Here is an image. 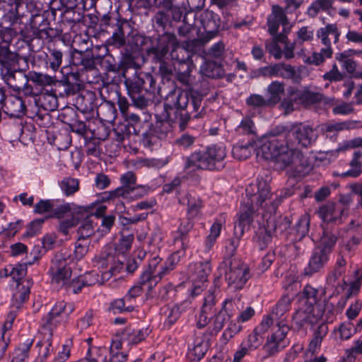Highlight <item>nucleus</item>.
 Instances as JSON below:
<instances>
[{
	"label": "nucleus",
	"instance_id": "6ab92c4d",
	"mask_svg": "<svg viewBox=\"0 0 362 362\" xmlns=\"http://www.w3.org/2000/svg\"><path fill=\"white\" fill-rule=\"evenodd\" d=\"M344 212L345 209L341 205L328 203L320 208L318 214L324 222H340Z\"/></svg>",
	"mask_w": 362,
	"mask_h": 362
},
{
	"label": "nucleus",
	"instance_id": "7c9ffc66",
	"mask_svg": "<svg viewBox=\"0 0 362 362\" xmlns=\"http://www.w3.org/2000/svg\"><path fill=\"white\" fill-rule=\"evenodd\" d=\"M358 147H362V137H356L345 141L339 144L337 148L325 152V158H329V161H331L338 156L339 152Z\"/></svg>",
	"mask_w": 362,
	"mask_h": 362
},
{
	"label": "nucleus",
	"instance_id": "69168bd1",
	"mask_svg": "<svg viewBox=\"0 0 362 362\" xmlns=\"http://www.w3.org/2000/svg\"><path fill=\"white\" fill-rule=\"evenodd\" d=\"M354 112V103L341 102L335 105L332 108L334 115H347Z\"/></svg>",
	"mask_w": 362,
	"mask_h": 362
},
{
	"label": "nucleus",
	"instance_id": "e2e57ef3",
	"mask_svg": "<svg viewBox=\"0 0 362 362\" xmlns=\"http://www.w3.org/2000/svg\"><path fill=\"white\" fill-rule=\"evenodd\" d=\"M54 200L40 199L35 206L33 212L35 214H42L47 212H52Z\"/></svg>",
	"mask_w": 362,
	"mask_h": 362
},
{
	"label": "nucleus",
	"instance_id": "13d9d810",
	"mask_svg": "<svg viewBox=\"0 0 362 362\" xmlns=\"http://www.w3.org/2000/svg\"><path fill=\"white\" fill-rule=\"evenodd\" d=\"M98 114H102L104 117L103 119L106 122H113L116 118V108L111 103H106L100 107Z\"/></svg>",
	"mask_w": 362,
	"mask_h": 362
},
{
	"label": "nucleus",
	"instance_id": "393cba45",
	"mask_svg": "<svg viewBox=\"0 0 362 362\" xmlns=\"http://www.w3.org/2000/svg\"><path fill=\"white\" fill-rule=\"evenodd\" d=\"M201 23L206 33L214 36L219 28L220 20L218 16L211 11H204L201 15Z\"/></svg>",
	"mask_w": 362,
	"mask_h": 362
},
{
	"label": "nucleus",
	"instance_id": "6e6552de",
	"mask_svg": "<svg viewBox=\"0 0 362 362\" xmlns=\"http://www.w3.org/2000/svg\"><path fill=\"white\" fill-rule=\"evenodd\" d=\"M66 253H57L52 261L50 268L52 283L57 288H65L71 279V268L69 265L68 257Z\"/></svg>",
	"mask_w": 362,
	"mask_h": 362
},
{
	"label": "nucleus",
	"instance_id": "5701e85b",
	"mask_svg": "<svg viewBox=\"0 0 362 362\" xmlns=\"http://www.w3.org/2000/svg\"><path fill=\"white\" fill-rule=\"evenodd\" d=\"M293 134L298 141V144L304 147L311 145L317 137L315 131L308 125L297 127Z\"/></svg>",
	"mask_w": 362,
	"mask_h": 362
},
{
	"label": "nucleus",
	"instance_id": "338daca9",
	"mask_svg": "<svg viewBox=\"0 0 362 362\" xmlns=\"http://www.w3.org/2000/svg\"><path fill=\"white\" fill-rule=\"evenodd\" d=\"M352 122H332L327 123L324 125L323 130L325 132H338L345 129L351 128Z\"/></svg>",
	"mask_w": 362,
	"mask_h": 362
},
{
	"label": "nucleus",
	"instance_id": "423d86ee",
	"mask_svg": "<svg viewBox=\"0 0 362 362\" xmlns=\"http://www.w3.org/2000/svg\"><path fill=\"white\" fill-rule=\"evenodd\" d=\"M178 49H180V53L185 52L183 49L180 48L176 36L173 33H165L160 37L156 47H152L148 49V54L149 55L153 54L154 59L159 62L170 59L181 64L186 63L189 57V54L187 58H180L179 54H177Z\"/></svg>",
	"mask_w": 362,
	"mask_h": 362
},
{
	"label": "nucleus",
	"instance_id": "a18cd8bd",
	"mask_svg": "<svg viewBox=\"0 0 362 362\" xmlns=\"http://www.w3.org/2000/svg\"><path fill=\"white\" fill-rule=\"evenodd\" d=\"M83 216V214H75L69 218L62 220L59 223V232L65 235H68L69 230L78 224Z\"/></svg>",
	"mask_w": 362,
	"mask_h": 362
},
{
	"label": "nucleus",
	"instance_id": "680f3d73",
	"mask_svg": "<svg viewBox=\"0 0 362 362\" xmlns=\"http://www.w3.org/2000/svg\"><path fill=\"white\" fill-rule=\"evenodd\" d=\"M310 216L308 214L302 215L296 224V231L300 237L305 236L309 231Z\"/></svg>",
	"mask_w": 362,
	"mask_h": 362
},
{
	"label": "nucleus",
	"instance_id": "c03bdc74",
	"mask_svg": "<svg viewBox=\"0 0 362 362\" xmlns=\"http://www.w3.org/2000/svg\"><path fill=\"white\" fill-rule=\"evenodd\" d=\"M231 317V314H228L224 310H220L214 315L211 323V334H217L223 327L226 322Z\"/></svg>",
	"mask_w": 362,
	"mask_h": 362
},
{
	"label": "nucleus",
	"instance_id": "c85d7f7f",
	"mask_svg": "<svg viewBox=\"0 0 362 362\" xmlns=\"http://www.w3.org/2000/svg\"><path fill=\"white\" fill-rule=\"evenodd\" d=\"M180 202L187 206V215L190 218L197 217L202 208V202L201 199L191 194H187L182 198Z\"/></svg>",
	"mask_w": 362,
	"mask_h": 362
},
{
	"label": "nucleus",
	"instance_id": "2eb2a0df",
	"mask_svg": "<svg viewBox=\"0 0 362 362\" xmlns=\"http://www.w3.org/2000/svg\"><path fill=\"white\" fill-rule=\"evenodd\" d=\"M331 254L318 247H315L310 255L308 265L304 269L305 276H312L320 272L327 264Z\"/></svg>",
	"mask_w": 362,
	"mask_h": 362
},
{
	"label": "nucleus",
	"instance_id": "79ce46f5",
	"mask_svg": "<svg viewBox=\"0 0 362 362\" xmlns=\"http://www.w3.org/2000/svg\"><path fill=\"white\" fill-rule=\"evenodd\" d=\"M362 157V152L360 151H355L353 158L350 162L351 169L341 173L342 177H356L361 173V163L359 159Z\"/></svg>",
	"mask_w": 362,
	"mask_h": 362
},
{
	"label": "nucleus",
	"instance_id": "0e129e2a",
	"mask_svg": "<svg viewBox=\"0 0 362 362\" xmlns=\"http://www.w3.org/2000/svg\"><path fill=\"white\" fill-rule=\"evenodd\" d=\"M300 98L307 105L314 104L322 101L323 96L319 92L305 91L300 93Z\"/></svg>",
	"mask_w": 362,
	"mask_h": 362
},
{
	"label": "nucleus",
	"instance_id": "49530a36",
	"mask_svg": "<svg viewBox=\"0 0 362 362\" xmlns=\"http://www.w3.org/2000/svg\"><path fill=\"white\" fill-rule=\"evenodd\" d=\"M59 186L66 196H70L79 189V182L76 178L65 177L61 181Z\"/></svg>",
	"mask_w": 362,
	"mask_h": 362
},
{
	"label": "nucleus",
	"instance_id": "4d7b16f0",
	"mask_svg": "<svg viewBox=\"0 0 362 362\" xmlns=\"http://www.w3.org/2000/svg\"><path fill=\"white\" fill-rule=\"evenodd\" d=\"M166 4L165 5V7H168L171 11L172 17L173 20L175 21H180L182 14L184 13H187V6L189 4V1H183L182 3V6H173L172 2L173 1H165Z\"/></svg>",
	"mask_w": 362,
	"mask_h": 362
},
{
	"label": "nucleus",
	"instance_id": "6e6d98bb",
	"mask_svg": "<svg viewBox=\"0 0 362 362\" xmlns=\"http://www.w3.org/2000/svg\"><path fill=\"white\" fill-rule=\"evenodd\" d=\"M90 241L87 239H78L75 244L74 258L81 260L87 254Z\"/></svg>",
	"mask_w": 362,
	"mask_h": 362
},
{
	"label": "nucleus",
	"instance_id": "2f4dec72",
	"mask_svg": "<svg viewBox=\"0 0 362 362\" xmlns=\"http://www.w3.org/2000/svg\"><path fill=\"white\" fill-rule=\"evenodd\" d=\"M120 181L122 186L117 189H121L119 194L122 198H128L132 189L136 186V176L132 172L129 171L121 176Z\"/></svg>",
	"mask_w": 362,
	"mask_h": 362
},
{
	"label": "nucleus",
	"instance_id": "c756f323",
	"mask_svg": "<svg viewBox=\"0 0 362 362\" xmlns=\"http://www.w3.org/2000/svg\"><path fill=\"white\" fill-rule=\"evenodd\" d=\"M194 223L189 219L182 221L174 235L175 242H181L182 247L185 250L188 247L187 235L193 228Z\"/></svg>",
	"mask_w": 362,
	"mask_h": 362
},
{
	"label": "nucleus",
	"instance_id": "1a4fd4ad",
	"mask_svg": "<svg viewBox=\"0 0 362 362\" xmlns=\"http://www.w3.org/2000/svg\"><path fill=\"white\" fill-rule=\"evenodd\" d=\"M289 330V326L286 322L281 321L276 323L264 345V349L269 354H275L288 345L289 340L287 338V334Z\"/></svg>",
	"mask_w": 362,
	"mask_h": 362
},
{
	"label": "nucleus",
	"instance_id": "58836bf2",
	"mask_svg": "<svg viewBox=\"0 0 362 362\" xmlns=\"http://www.w3.org/2000/svg\"><path fill=\"white\" fill-rule=\"evenodd\" d=\"M33 344V340L28 339L21 344L13 351L11 362H28L29 352Z\"/></svg>",
	"mask_w": 362,
	"mask_h": 362
},
{
	"label": "nucleus",
	"instance_id": "f704fd0d",
	"mask_svg": "<svg viewBox=\"0 0 362 362\" xmlns=\"http://www.w3.org/2000/svg\"><path fill=\"white\" fill-rule=\"evenodd\" d=\"M317 35L325 46L331 47L329 36H333L334 37V42H336L338 40L339 33L337 31V26L331 24L318 30Z\"/></svg>",
	"mask_w": 362,
	"mask_h": 362
},
{
	"label": "nucleus",
	"instance_id": "c9c22d12",
	"mask_svg": "<svg viewBox=\"0 0 362 362\" xmlns=\"http://www.w3.org/2000/svg\"><path fill=\"white\" fill-rule=\"evenodd\" d=\"M81 225L77 230L78 238V239H87L90 237L94 233L93 222L91 217L88 216V212L86 211L83 213V216Z\"/></svg>",
	"mask_w": 362,
	"mask_h": 362
},
{
	"label": "nucleus",
	"instance_id": "ea45409f",
	"mask_svg": "<svg viewBox=\"0 0 362 362\" xmlns=\"http://www.w3.org/2000/svg\"><path fill=\"white\" fill-rule=\"evenodd\" d=\"M253 144L251 141L245 144L238 143L233 147L232 154L238 160H245L251 156Z\"/></svg>",
	"mask_w": 362,
	"mask_h": 362
},
{
	"label": "nucleus",
	"instance_id": "8fccbe9b",
	"mask_svg": "<svg viewBox=\"0 0 362 362\" xmlns=\"http://www.w3.org/2000/svg\"><path fill=\"white\" fill-rule=\"evenodd\" d=\"M29 80L40 86H48L54 83L52 76L36 71L30 72Z\"/></svg>",
	"mask_w": 362,
	"mask_h": 362
},
{
	"label": "nucleus",
	"instance_id": "412c9836",
	"mask_svg": "<svg viewBox=\"0 0 362 362\" xmlns=\"http://www.w3.org/2000/svg\"><path fill=\"white\" fill-rule=\"evenodd\" d=\"M5 112L11 117H21L26 111L25 102L21 98L16 95H10L4 100Z\"/></svg>",
	"mask_w": 362,
	"mask_h": 362
},
{
	"label": "nucleus",
	"instance_id": "9d476101",
	"mask_svg": "<svg viewBox=\"0 0 362 362\" xmlns=\"http://www.w3.org/2000/svg\"><path fill=\"white\" fill-rule=\"evenodd\" d=\"M211 270L209 262H197L189 265V279L192 284L190 289L191 296L199 295L206 288V283Z\"/></svg>",
	"mask_w": 362,
	"mask_h": 362
},
{
	"label": "nucleus",
	"instance_id": "603ef678",
	"mask_svg": "<svg viewBox=\"0 0 362 362\" xmlns=\"http://www.w3.org/2000/svg\"><path fill=\"white\" fill-rule=\"evenodd\" d=\"M300 98V93L298 91H291L288 95L283 99L280 107L284 110L286 115L292 112L294 110V103Z\"/></svg>",
	"mask_w": 362,
	"mask_h": 362
},
{
	"label": "nucleus",
	"instance_id": "f3484780",
	"mask_svg": "<svg viewBox=\"0 0 362 362\" xmlns=\"http://www.w3.org/2000/svg\"><path fill=\"white\" fill-rule=\"evenodd\" d=\"M322 316L320 308L305 305L300 307L294 314L293 319L299 327L305 324H314Z\"/></svg>",
	"mask_w": 362,
	"mask_h": 362
},
{
	"label": "nucleus",
	"instance_id": "b1692460",
	"mask_svg": "<svg viewBox=\"0 0 362 362\" xmlns=\"http://www.w3.org/2000/svg\"><path fill=\"white\" fill-rule=\"evenodd\" d=\"M208 348V341L203 339L202 337H197L189 347L187 356L192 362H197L204 357Z\"/></svg>",
	"mask_w": 362,
	"mask_h": 362
},
{
	"label": "nucleus",
	"instance_id": "dca6fc26",
	"mask_svg": "<svg viewBox=\"0 0 362 362\" xmlns=\"http://www.w3.org/2000/svg\"><path fill=\"white\" fill-rule=\"evenodd\" d=\"M216 303V300L214 293L209 291L204 298L200 313L197 319V327L198 328H203L211 322L212 315L215 312Z\"/></svg>",
	"mask_w": 362,
	"mask_h": 362
},
{
	"label": "nucleus",
	"instance_id": "7ed1b4c3",
	"mask_svg": "<svg viewBox=\"0 0 362 362\" xmlns=\"http://www.w3.org/2000/svg\"><path fill=\"white\" fill-rule=\"evenodd\" d=\"M263 156L274 163L278 170L291 167L298 173L307 165V160L303 153L284 139L272 138L262 146Z\"/></svg>",
	"mask_w": 362,
	"mask_h": 362
},
{
	"label": "nucleus",
	"instance_id": "de8ad7c7",
	"mask_svg": "<svg viewBox=\"0 0 362 362\" xmlns=\"http://www.w3.org/2000/svg\"><path fill=\"white\" fill-rule=\"evenodd\" d=\"M317 291L310 286H305L303 289V298L302 299V303L304 305H309L311 307H317L320 308L319 305H317Z\"/></svg>",
	"mask_w": 362,
	"mask_h": 362
},
{
	"label": "nucleus",
	"instance_id": "864d4df0",
	"mask_svg": "<svg viewBox=\"0 0 362 362\" xmlns=\"http://www.w3.org/2000/svg\"><path fill=\"white\" fill-rule=\"evenodd\" d=\"M246 104L252 109H258L264 107L272 106L268 100L259 94H251L246 99Z\"/></svg>",
	"mask_w": 362,
	"mask_h": 362
},
{
	"label": "nucleus",
	"instance_id": "4c0bfd02",
	"mask_svg": "<svg viewBox=\"0 0 362 362\" xmlns=\"http://www.w3.org/2000/svg\"><path fill=\"white\" fill-rule=\"evenodd\" d=\"M337 237L334 233L328 229H323L322 234L320 238L319 245L317 246L319 248L325 251H329L332 254V249L336 244Z\"/></svg>",
	"mask_w": 362,
	"mask_h": 362
},
{
	"label": "nucleus",
	"instance_id": "e433bc0d",
	"mask_svg": "<svg viewBox=\"0 0 362 362\" xmlns=\"http://www.w3.org/2000/svg\"><path fill=\"white\" fill-rule=\"evenodd\" d=\"M43 339L38 341L37 346H40L39 355L43 358L46 359L53 352L52 347V334L53 332L43 331Z\"/></svg>",
	"mask_w": 362,
	"mask_h": 362
},
{
	"label": "nucleus",
	"instance_id": "f257e3e1",
	"mask_svg": "<svg viewBox=\"0 0 362 362\" xmlns=\"http://www.w3.org/2000/svg\"><path fill=\"white\" fill-rule=\"evenodd\" d=\"M256 187L255 193H252V186L246 189L247 198L241 204L235 232L237 235L239 230V235L242 236L245 228L252 222L259 207L262 208V218L265 223L263 222L264 228H259L257 237L259 247L263 250L272 241V232L277 230L274 214L280 201L278 199L279 195L270 192L269 185L265 180L258 179Z\"/></svg>",
	"mask_w": 362,
	"mask_h": 362
},
{
	"label": "nucleus",
	"instance_id": "9b49d317",
	"mask_svg": "<svg viewBox=\"0 0 362 362\" xmlns=\"http://www.w3.org/2000/svg\"><path fill=\"white\" fill-rule=\"evenodd\" d=\"M9 268L11 276L16 282V291L13 294V298L21 304L28 298L33 282L30 280L22 281L27 272L25 264L9 265Z\"/></svg>",
	"mask_w": 362,
	"mask_h": 362
},
{
	"label": "nucleus",
	"instance_id": "bb28decb",
	"mask_svg": "<svg viewBox=\"0 0 362 362\" xmlns=\"http://www.w3.org/2000/svg\"><path fill=\"white\" fill-rule=\"evenodd\" d=\"M180 308L178 306L165 307L161 309L160 321L163 327L169 329L180 316Z\"/></svg>",
	"mask_w": 362,
	"mask_h": 362
},
{
	"label": "nucleus",
	"instance_id": "09e8293b",
	"mask_svg": "<svg viewBox=\"0 0 362 362\" xmlns=\"http://www.w3.org/2000/svg\"><path fill=\"white\" fill-rule=\"evenodd\" d=\"M262 342L263 337L257 332V329H254V331L242 341V344L250 351H253L257 349Z\"/></svg>",
	"mask_w": 362,
	"mask_h": 362
},
{
	"label": "nucleus",
	"instance_id": "72a5a7b5",
	"mask_svg": "<svg viewBox=\"0 0 362 362\" xmlns=\"http://www.w3.org/2000/svg\"><path fill=\"white\" fill-rule=\"evenodd\" d=\"M269 95L267 98L272 106L277 104L281 100V95L284 92V83L275 81L272 82L267 88Z\"/></svg>",
	"mask_w": 362,
	"mask_h": 362
},
{
	"label": "nucleus",
	"instance_id": "cd10ccee",
	"mask_svg": "<svg viewBox=\"0 0 362 362\" xmlns=\"http://www.w3.org/2000/svg\"><path fill=\"white\" fill-rule=\"evenodd\" d=\"M150 333L148 328L141 329H133L126 328L122 334V339L129 344H136L143 341Z\"/></svg>",
	"mask_w": 362,
	"mask_h": 362
},
{
	"label": "nucleus",
	"instance_id": "473e14b6",
	"mask_svg": "<svg viewBox=\"0 0 362 362\" xmlns=\"http://www.w3.org/2000/svg\"><path fill=\"white\" fill-rule=\"evenodd\" d=\"M106 357V348L89 347L86 356L78 362H107Z\"/></svg>",
	"mask_w": 362,
	"mask_h": 362
},
{
	"label": "nucleus",
	"instance_id": "0eeeda50",
	"mask_svg": "<svg viewBox=\"0 0 362 362\" xmlns=\"http://www.w3.org/2000/svg\"><path fill=\"white\" fill-rule=\"evenodd\" d=\"M74 310L71 303L63 300L57 302L51 310L42 317L41 327L43 331L53 332L61 323L65 322Z\"/></svg>",
	"mask_w": 362,
	"mask_h": 362
},
{
	"label": "nucleus",
	"instance_id": "774afa93",
	"mask_svg": "<svg viewBox=\"0 0 362 362\" xmlns=\"http://www.w3.org/2000/svg\"><path fill=\"white\" fill-rule=\"evenodd\" d=\"M362 354V340L358 339L354 342L352 347L346 351V356L349 362H353L356 357Z\"/></svg>",
	"mask_w": 362,
	"mask_h": 362
},
{
	"label": "nucleus",
	"instance_id": "ddd939ff",
	"mask_svg": "<svg viewBox=\"0 0 362 362\" xmlns=\"http://www.w3.org/2000/svg\"><path fill=\"white\" fill-rule=\"evenodd\" d=\"M179 261V255L177 253L171 255L166 261L160 265V270L154 276H151L149 272H142L140 276V282L146 286L148 291L151 290L161 280V279L172 271Z\"/></svg>",
	"mask_w": 362,
	"mask_h": 362
},
{
	"label": "nucleus",
	"instance_id": "a878e982",
	"mask_svg": "<svg viewBox=\"0 0 362 362\" xmlns=\"http://www.w3.org/2000/svg\"><path fill=\"white\" fill-rule=\"evenodd\" d=\"M291 299L288 295L284 296L273 308L271 315L275 318L276 323L286 322V313L291 307Z\"/></svg>",
	"mask_w": 362,
	"mask_h": 362
},
{
	"label": "nucleus",
	"instance_id": "3c124183",
	"mask_svg": "<svg viewBox=\"0 0 362 362\" xmlns=\"http://www.w3.org/2000/svg\"><path fill=\"white\" fill-rule=\"evenodd\" d=\"M243 308L240 298L235 296L233 298H227L222 303L221 310H224L228 314H231V317L235 315V310H240Z\"/></svg>",
	"mask_w": 362,
	"mask_h": 362
},
{
	"label": "nucleus",
	"instance_id": "a211bd4d",
	"mask_svg": "<svg viewBox=\"0 0 362 362\" xmlns=\"http://www.w3.org/2000/svg\"><path fill=\"white\" fill-rule=\"evenodd\" d=\"M124 83L129 94H139L143 90L147 92L151 91L155 81L151 75H146L145 78L140 76H135L133 78H126Z\"/></svg>",
	"mask_w": 362,
	"mask_h": 362
},
{
	"label": "nucleus",
	"instance_id": "f03ea898",
	"mask_svg": "<svg viewBox=\"0 0 362 362\" xmlns=\"http://www.w3.org/2000/svg\"><path fill=\"white\" fill-rule=\"evenodd\" d=\"M189 103V97L182 91L170 92L164 103L162 114L163 122H156L151 127L153 132L163 139L167 136L170 126L177 124L181 130L186 128L189 120V115L186 110Z\"/></svg>",
	"mask_w": 362,
	"mask_h": 362
},
{
	"label": "nucleus",
	"instance_id": "aec40b11",
	"mask_svg": "<svg viewBox=\"0 0 362 362\" xmlns=\"http://www.w3.org/2000/svg\"><path fill=\"white\" fill-rule=\"evenodd\" d=\"M86 211L83 206H77L74 203L64 202L58 204L54 201L52 214L49 216L51 218H63L66 216H73L75 214H82Z\"/></svg>",
	"mask_w": 362,
	"mask_h": 362
},
{
	"label": "nucleus",
	"instance_id": "bf43d9fd",
	"mask_svg": "<svg viewBox=\"0 0 362 362\" xmlns=\"http://www.w3.org/2000/svg\"><path fill=\"white\" fill-rule=\"evenodd\" d=\"M62 52L59 50L53 49L50 52L49 56L47 57V64L49 67L54 71H57L62 63Z\"/></svg>",
	"mask_w": 362,
	"mask_h": 362
},
{
	"label": "nucleus",
	"instance_id": "052dcab7",
	"mask_svg": "<svg viewBox=\"0 0 362 362\" xmlns=\"http://www.w3.org/2000/svg\"><path fill=\"white\" fill-rule=\"evenodd\" d=\"M356 329L351 322H343L336 332L341 340H348L356 333Z\"/></svg>",
	"mask_w": 362,
	"mask_h": 362
},
{
	"label": "nucleus",
	"instance_id": "20e7f679",
	"mask_svg": "<svg viewBox=\"0 0 362 362\" xmlns=\"http://www.w3.org/2000/svg\"><path fill=\"white\" fill-rule=\"evenodd\" d=\"M226 156V150L223 145H210L202 151L194 152L185 158L184 172L189 175L197 170H218Z\"/></svg>",
	"mask_w": 362,
	"mask_h": 362
},
{
	"label": "nucleus",
	"instance_id": "5fc2aeb1",
	"mask_svg": "<svg viewBox=\"0 0 362 362\" xmlns=\"http://www.w3.org/2000/svg\"><path fill=\"white\" fill-rule=\"evenodd\" d=\"M238 134H252L255 133V126L250 117H245L242 119L240 124L235 128Z\"/></svg>",
	"mask_w": 362,
	"mask_h": 362
},
{
	"label": "nucleus",
	"instance_id": "f8f14e48",
	"mask_svg": "<svg viewBox=\"0 0 362 362\" xmlns=\"http://www.w3.org/2000/svg\"><path fill=\"white\" fill-rule=\"evenodd\" d=\"M250 278L248 267L239 259H233L226 272L228 286L234 290L241 289Z\"/></svg>",
	"mask_w": 362,
	"mask_h": 362
},
{
	"label": "nucleus",
	"instance_id": "4be33fe9",
	"mask_svg": "<svg viewBox=\"0 0 362 362\" xmlns=\"http://www.w3.org/2000/svg\"><path fill=\"white\" fill-rule=\"evenodd\" d=\"M280 24L286 25L287 18L281 7L273 6L272 13L267 18L268 31L270 35H275L277 33Z\"/></svg>",
	"mask_w": 362,
	"mask_h": 362
},
{
	"label": "nucleus",
	"instance_id": "39448f33",
	"mask_svg": "<svg viewBox=\"0 0 362 362\" xmlns=\"http://www.w3.org/2000/svg\"><path fill=\"white\" fill-rule=\"evenodd\" d=\"M95 266L100 269V280L99 279L98 274L95 272H86L83 275L80 276L82 281L81 284L85 286L107 281L112 277L120 274L124 269L122 262L110 254L102 255L95 257Z\"/></svg>",
	"mask_w": 362,
	"mask_h": 362
},
{
	"label": "nucleus",
	"instance_id": "37998d69",
	"mask_svg": "<svg viewBox=\"0 0 362 362\" xmlns=\"http://www.w3.org/2000/svg\"><path fill=\"white\" fill-rule=\"evenodd\" d=\"M328 326L325 323L320 324L314 332V336L309 344V350L314 352L322 343V339L328 332Z\"/></svg>",
	"mask_w": 362,
	"mask_h": 362
},
{
	"label": "nucleus",
	"instance_id": "a19ab883",
	"mask_svg": "<svg viewBox=\"0 0 362 362\" xmlns=\"http://www.w3.org/2000/svg\"><path fill=\"white\" fill-rule=\"evenodd\" d=\"M134 310L133 303L126 300L125 296L113 300L109 307V310L114 314L129 313Z\"/></svg>",
	"mask_w": 362,
	"mask_h": 362
},
{
	"label": "nucleus",
	"instance_id": "4468645a",
	"mask_svg": "<svg viewBox=\"0 0 362 362\" xmlns=\"http://www.w3.org/2000/svg\"><path fill=\"white\" fill-rule=\"evenodd\" d=\"M17 33L13 28H5L0 33V64L6 67L17 61L16 54L8 48L9 43Z\"/></svg>",
	"mask_w": 362,
	"mask_h": 362
}]
</instances>
